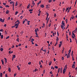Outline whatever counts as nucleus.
<instances>
[{
	"instance_id": "f257e3e1",
	"label": "nucleus",
	"mask_w": 77,
	"mask_h": 77,
	"mask_svg": "<svg viewBox=\"0 0 77 77\" xmlns=\"http://www.w3.org/2000/svg\"><path fill=\"white\" fill-rule=\"evenodd\" d=\"M62 25H61V27L62 28V29H63V28L64 26V27L65 26V23H64L63 21H62Z\"/></svg>"
},
{
	"instance_id": "f03ea898",
	"label": "nucleus",
	"mask_w": 77,
	"mask_h": 77,
	"mask_svg": "<svg viewBox=\"0 0 77 77\" xmlns=\"http://www.w3.org/2000/svg\"><path fill=\"white\" fill-rule=\"evenodd\" d=\"M19 23H16L15 25V26L16 29H17L18 27V25H19Z\"/></svg>"
},
{
	"instance_id": "7ed1b4c3",
	"label": "nucleus",
	"mask_w": 77,
	"mask_h": 77,
	"mask_svg": "<svg viewBox=\"0 0 77 77\" xmlns=\"http://www.w3.org/2000/svg\"><path fill=\"white\" fill-rule=\"evenodd\" d=\"M66 72V69H65V66L64 68V69H63V74H65V73Z\"/></svg>"
},
{
	"instance_id": "20e7f679",
	"label": "nucleus",
	"mask_w": 77,
	"mask_h": 77,
	"mask_svg": "<svg viewBox=\"0 0 77 77\" xmlns=\"http://www.w3.org/2000/svg\"><path fill=\"white\" fill-rule=\"evenodd\" d=\"M0 22H2V23H4V20H3V19H2V18H0Z\"/></svg>"
},
{
	"instance_id": "39448f33",
	"label": "nucleus",
	"mask_w": 77,
	"mask_h": 77,
	"mask_svg": "<svg viewBox=\"0 0 77 77\" xmlns=\"http://www.w3.org/2000/svg\"><path fill=\"white\" fill-rule=\"evenodd\" d=\"M75 64H74V63H73V65H72V68H73V69H75Z\"/></svg>"
},
{
	"instance_id": "423d86ee",
	"label": "nucleus",
	"mask_w": 77,
	"mask_h": 77,
	"mask_svg": "<svg viewBox=\"0 0 77 77\" xmlns=\"http://www.w3.org/2000/svg\"><path fill=\"white\" fill-rule=\"evenodd\" d=\"M40 6L41 7H42V8H44V4H41V5H40Z\"/></svg>"
},
{
	"instance_id": "0eeeda50",
	"label": "nucleus",
	"mask_w": 77,
	"mask_h": 77,
	"mask_svg": "<svg viewBox=\"0 0 77 77\" xmlns=\"http://www.w3.org/2000/svg\"><path fill=\"white\" fill-rule=\"evenodd\" d=\"M46 14H47V19H48V17L49 16V13H48L47 12V13H46Z\"/></svg>"
},
{
	"instance_id": "6e6552de",
	"label": "nucleus",
	"mask_w": 77,
	"mask_h": 77,
	"mask_svg": "<svg viewBox=\"0 0 77 77\" xmlns=\"http://www.w3.org/2000/svg\"><path fill=\"white\" fill-rule=\"evenodd\" d=\"M32 5L35 6V3H34V1H32Z\"/></svg>"
},
{
	"instance_id": "1a4fd4ad",
	"label": "nucleus",
	"mask_w": 77,
	"mask_h": 77,
	"mask_svg": "<svg viewBox=\"0 0 77 77\" xmlns=\"http://www.w3.org/2000/svg\"><path fill=\"white\" fill-rule=\"evenodd\" d=\"M8 71L11 72V69L10 68V67H8Z\"/></svg>"
},
{
	"instance_id": "9d476101",
	"label": "nucleus",
	"mask_w": 77,
	"mask_h": 77,
	"mask_svg": "<svg viewBox=\"0 0 77 77\" xmlns=\"http://www.w3.org/2000/svg\"><path fill=\"white\" fill-rule=\"evenodd\" d=\"M3 74L2 72H0V77H2Z\"/></svg>"
},
{
	"instance_id": "9b49d317",
	"label": "nucleus",
	"mask_w": 77,
	"mask_h": 77,
	"mask_svg": "<svg viewBox=\"0 0 77 77\" xmlns=\"http://www.w3.org/2000/svg\"><path fill=\"white\" fill-rule=\"evenodd\" d=\"M9 10H7V11H6V14H7L9 13Z\"/></svg>"
},
{
	"instance_id": "f8f14e48",
	"label": "nucleus",
	"mask_w": 77,
	"mask_h": 77,
	"mask_svg": "<svg viewBox=\"0 0 77 77\" xmlns=\"http://www.w3.org/2000/svg\"><path fill=\"white\" fill-rule=\"evenodd\" d=\"M34 41V40L33 38H32L31 40V42H32V44L33 43V41Z\"/></svg>"
},
{
	"instance_id": "ddd939ff",
	"label": "nucleus",
	"mask_w": 77,
	"mask_h": 77,
	"mask_svg": "<svg viewBox=\"0 0 77 77\" xmlns=\"http://www.w3.org/2000/svg\"><path fill=\"white\" fill-rule=\"evenodd\" d=\"M71 49H70V50H69V57H70V53H71Z\"/></svg>"
},
{
	"instance_id": "4468645a",
	"label": "nucleus",
	"mask_w": 77,
	"mask_h": 77,
	"mask_svg": "<svg viewBox=\"0 0 77 77\" xmlns=\"http://www.w3.org/2000/svg\"><path fill=\"white\" fill-rule=\"evenodd\" d=\"M1 61L2 62V64H3V65H4V62L3 60H1Z\"/></svg>"
},
{
	"instance_id": "2eb2a0df",
	"label": "nucleus",
	"mask_w": 77,
	"mask_h": 77,
	"mask_svg": "<svg viewBox=\"0 0 77 77\" xmlns=\"http://www.w3.org/2000/svg\"><path fill=\"white\" fill-rule=\"evenodd\" d=\"M59 38H58V36H57V39H56V41H59Z\"/></svg>"
},
{
	"instance_id": "dca6fc26",
	"label": "nucleus",
	"mask_w": 77,
	"mask_h": 77,
	"mask_svg": "<svg viewBox=\"0 0 77 77\" xmlns=\"http://www.w3.org/2000/svg\"><path fill=\"white\" fill-rule=\"evenodd\" d=\"M19 23V24H20V21L19 20H17V21H16V22H15V23Z\"/></svg>"
},
{
	"instance_id": "f3484780",
	"label": "nucleus",
	"mask_w": 77,
	"mask_h": 77,
	"mask_svg": "<svg viewBox=\"0 0 77 77\" xmlns=\"http://www.w3.org/2000/svg\"><path fill=\"white\" fill-rule=\"evenodd\" d=\"M19 38H18H18H17V39H16V41H18V42H19Z\"/></svg>"
},
{
	"instance_id": "a211bd4d",
	"label": "nucleus",
	"mask_w": 77,
	"mask_h": 77,
	"mask_svg": "<svg viewBox=\"0 0 77 77\" xmlns=\"http://www.w3.org/2000/svg\"><path fill=\"white\" fill-rule=\"evenodd\" d=\"M60 72L61 73L62 72V67H61V68L60 69Z\"/></svg>"
},
{
	"instance_id": "6ab92c4d",
	"label": "nucleus",
	"mask_w": 77,
	"mask_h": 77,
	"mask_svg": "<svg viewBox=\"0 0 77 77\" xmlns=\"http://www.w3.org/2000/svg\"><path fill=\"white\" fill-rule=\"evenodd\" d=\"M17 68L19 70H20V67H19V66H17Z\"/></svg>"
},
{
	"instance_id": "aec40b11",
	"label": "nucleus",
	"mask_w": 77,
	"mask_h": 77,
	"mask_svg": "<svg viewBox=\"0 0 77 77\" xmlns=\"http://www.w3.org/2000/svg\"><path fill=\"white\" fill-rule=\"evenodd\" d=\"M52 63V62L51 61L50 62H49V66H50V65H51V64Z\"/></svg>"
},
{
	"instance_id": "412c9836",
	"label": "nucleus",
	"mask_w": 77,
	"mask_h": 77,
	"mask_svg": "<svg viewBox=\"0 0 77 77\" xmlns=\"http://www.w3.org/2000/svg\"><path fill=\"white\" fill-rule=\"evenodd\" d=\"M60 70V68H58V73H59V72Z\"/></svg>"
},
{
	"instance_id": "4be33fe9",
	"label": "nucleus",
	"mask_w": 77,
	"mask_h": 77,
	"mask_svg": "<svg viewBox=\"0 0 77 77\" xmlns=\"http://www.w3.org/2000/svg\"><path fill=\"white\" fill-rule=\"evenodd\" d=\"M72 35H73V36L74 37H75V34H74V32H72Z\"/></svg>"
},
{
	"instance_id": "5701e85b",
	"label": "nucleus",
	"mask_w": 77,
	"mask_h": 77,
	"mask_svg": "<svg viewBox=\"0 0 77 77\" xmlns=\"http://www.w3.org/2000/svg\"><path fill=\"white\" fill-rule=\"evenodd\" d=\"M67 65L65 66V69L66 70H66L67 69Z\"/></svg>"
},
{
	"instance_id": "b1692460",
	"label": "nucleus",
	"mask_w": 77,
	"mask_h": 77,
	"mask_svg": "<svg viewBox=\"0 0 77 77\" xmlns=\"http://www.w3.org/2000/svg\"><path fill=\"white\" fill-rule=\"evenodd\" d=\"M68 57L69 58L70 57V54L69 53H69H68Z\"/></svg>"
},
{
	"instance_id": "393cba45",
	"label": "nucleus",
	"mask_w": 77,
	"mask_h": 77,
	"mask_svg": "<svg viewBox=\"0 0 77 77\" xmlns=\"http://www.w3.org/2000/svg\"><path fill=\"white\" fill-rule=\"evenodd\" d=\"M54 67L56 69H58V66H55Z\"/></svg>"
},
{
	"instance_id": "a878e982",
	"label": "nucleus",
	"mask_w": 77,
	"mask_h": 77,
	"mask_svg": "<svg viewBox=\"0 0 77 77\" xmlns=\"http://www.w3.org/2000/svg\"><path fill=\"white\" fill-rule=\"evenodd\" d=\"M18 5V2L17 1H16V4H15V6H17Z\"/></svg>"
},
{
	"instance_id": "bb28decb",
	"label": "nucleus",
	"mask_w": 77,
	"mask_h": 77,
	"mask_svg": "<svg viewBox=\"0 0 77 77\" xmlns=\"http://www.w3.org/2000/svg\"><path fill=\"white\" fill-rule=\"evenodd\" d=\"M3 49L2 48H1L0 49L1 51H3Z\"/></svg>"
},
{
	"instance_id": "cd10ccee",
	"label": "nucleus",
	"mask_w": 77,
	"mask_h": 77,
	"mask_svg": "<svg viewBox=\"0 0 77 77\" xmlns=\"http://www.w3.org/2000/svg\"><path fill=\"white\" fill-rule=\"evenodd\" d=\"M30 6V4H28V5L27 6V8H29Z\"/></svg>"
},
{
	"instance_id": "c85d7f7f",
	"label": "nucleus",
	"mask_w": 77,
	"mask_h": 77,
	"mask_svg": "<svg viewBox=\"0 0 77 77\" xmlns=\"http://www.w3.org/2000/svg\"><path fill=\"white\" fill-rule=\"evenodd\" d=\"M18 13V11H16V12H15V15H17V14Z\"/></svg>"
},
{
	"instance_id": "c756f323",
	"label": "nucleus",
	"mask_w": 77,
	"mask_h": 77,
	"mask_svg": "<svg viewBox=\"0 0 77 77\" xmlns=\"http://www.w3.org/2000/svg\"><path fill=\"white\" fill-rule=\"evenodd\" d=\"M13 6H14V1H13V4H12Z\"/></svg>"
},
{
	"instance_id": "7c9ffc66",
	"label": "nucleus",
	"mask_w": 77,
	"mask_h": 77,
	"mask_svg": "<svg viewBox=\"0 0 77 77\" xmlns=\"http://www.w3.org/2000/svg\"><path fill=\"white\" fill-rule=\"evenodd\" d=\"M9 54H12V53H13V51H11H11H9Z\"/></svg>"
},
{
	"instance_id": "2f4dec72",
	"label": "nucleus",
	"mask_w": 77,
	"mask_h": 77,
	"mask_svg": "<svg viewBox=\"0 0 77 77\" xmlns=\"http://www.w3.org/2000/svg\"><path fill=\"white\" fill-rule=\"evenodd\" d=\"M1 38H3V35H1Z\"/></svg>"
},
{
	"instance_id": "473e14b6",
	"label": "nucleus",
	"mask_w": 77,
	"mask_h": 77,
	"mask_svg": "<svg viewBox=\"0 0 77 77\" xmlns=\"http://www.w3.org/2000/svg\"><path fill=\"white\" fill-rule=\"evenodd\" d=\"M0 32H3V29H0Z\"/></svg>"
},
{
	"instance_id": "72a5a7b5",
	"label": "nucleus",
	"mask_w": 77,
	"mask_h": 77,
	"mask_svg": "<svg viewBox=\"0 0 77 77\" xmlns=\"http://www.w3.org/2000/svg\"><path fill=\"white\" fill-rule=\"evenodd\" d=\"M66 56H67V58H68V54H65V57H66Z\"/></svg>"
},
{
	"instance_id": "f704fd0d",
	"label": "nucleus",
	"mask_w": 77,
	"mask_h": 77,
	"mask_svg": "<svg viewBox=\"0 0 77 77\" xmlns=\"http://www.w3.org/2000/svg\"><path fill=\"white\" fill-rule=\"evenodd\" d=\"M33 11V9H31V10L30 9L29 10V11L30 12H31V11Z\"/></svg>"
},
{
	"instance_id": "c9c22d12",
	"label": "nucleus",
	"mask_w": 77,
	"mask_h": 77,
	"mask_svg": "<svg viewBox=\"0 0 77 77\" xmlns=\"http://www.w3.org/2000/svg\"><path fill=\"white\" fill-rule=\"evenodd\" d=\"M65 21H66V23H68V20H67V19H66V20Z\"/></svg>"
},
{
	"instance_id": "e433bc0d",
	"label": "nucleus",
	"mask_w": 77,
	"mask_h": 77,
	"mask_svg": "<svg viewBox=\"0 0 77 77\" xmlns=\"http://www.w3.org/2000/svg\"><path fill=\"white\" fill-rule=\"evenodd\" d=\"M64 48H63V49L62 51V53H63L64 52Z\"/></svg>"
},
{
	"instance_id": "4c0bfd02",
	"label": "nucleus",
	"mask_w": 77,
	"mask_h": 77,
	"mask_svg": "<svg viewBox=\"0 0 77 77\" xmlns=\"http://www.w3.org/2000/svg\"><path fill=\"white\" fill-rule=\"evenodd\" d=\"M15 57H16V55H13V59H14V58H15Z\"/></svg>"
},
{
	"instance_id": "58836bf2",
	"label": "nucleus",
	"mask_w": 77,
	"mask_h": 77,
	"mask_svg": "<svg viewBox=\"0 0 77 77\" xmlns=\"http://www.w3.org/2000/svg\"><path fill=\"white\" fill-rule=\"evenodd\" d=\"M38 70V69H35L34 72H36V71H37Z\"/></svg>"
},
{
	"instance_id": "ea45409f",
	"label": "nucleus",
	"mask_w": 77,
	"mask_h": 77,
	"mask_svg": "<svg viewBox=\"0 0 77 77\" xmlns=\"http://www.w3.org/2000/svg\"><path fill=\"white\" fill-rule=\"evenodd\" d=\"M3 5H5V6H6V3H3Z\"/></svg>"
},
{
	"instance_id": "a19ab883",
	"label": "nucleus",
	"mask_w": 77,
	"mask_h": 77,
	"mask_svg": "<svg viewBox=\"0 0 77 77\" xmlns=\"http://www.w3.org/2000/svg\"><path fill=\"white\" fill-rule=\"evenodd\" d=\"M57 35H58V36H59V33L58 32H57Z\"/></svg>"
},
{
	"instance_id": "79ce46f5",
	"label": "nucleus",
	"mask_w": 77,
	"mask_h": 77,
	"mask_svg": "<svg viewBox=\"0 0 77 77\" xmlns=\"http://www.w3.org/2000/svg\"><path fill=\"white\" fill-rule=\"evenodd\" d=\"M68 38V35H66V38L67 39Z\"/></svg>"
},
{
	"instance_id": "37998d69",
	"label": "nucleus",
	"mask_w": 77,
	"mask_h": 77,
	"mask_svg": "<svg viewBox=\"0 0 77 77\" xmlns=\"http://www.w3.org/2000/svg\"><path fill=\"white\" fill-rule=\"evenodd\" d=\"M61 47V44L60 43V45H59V48H60V47Z\"/></svg>"
},
{
	"instance_id": "c03bdc74",
	"label": "nucleus",
	"mask_w": 77,
	"mask_h": 77,
	"mask_svg": "<svg viewBox=\"0 0 77 77\" xmlns=\"http://www.w3.org/2000/svg\"><path fill=\"white\" fill-rule=\"evenodd\" d=\"M9 38V36H7V37L6 38V39H8V38Z\"/></svg>"
},
{
	"instance_id": "a18cd8bd",
	"label": "nucleus",
	"mask_w": 77,
	"mask_h": 77,
	"mask_svg": "<svg viewBox=\"0 0 77 77\" xmlns=\"http://www.w3.org/2000/svg\"><path fill=\"white\" fill-rule=\"evenodd\" d=\"M60 43L61 44V45H62V42H60Z\"/></svg>"
},
{
	"instance_id": "49530a36",
	"label": "nucleus",
	"mask_w": 77,
	"mask_h": 77,
	"mask_svg": "<svg viewBox=\"0 0 77 77\" xmlns=\"http://www.w3.org/2000/svg\"><path fill=\"white\" fill-rule=\"evenodd\" d=\"M17 75V73H14V77H15V76H16Z\"/></svg>"
},
{
	"instance_id": "de8ad7c7",
	"label": "nucleus",
	"mask_w": 77,
	"mask_h": 77,
	"mask_svg": "<svg viewBox=\"0 0 77 77\" xmlns=\"http://www.w3.org/2000/svg\"><path fill=\"white\" fill-rule=\"evenodd\" d=\"M35 33H36L37 32V29H35Z\"/></svg>"
},
{
	"instance_id": "09e8293b",
	"label": "nucleus",
	"mask_w": 77,
	"mask_h": 77,
	"mask_svg": "<svg viewBox=\"0 0 77 77\" xmlns=\"http://www.w3.org/2000/svg\"><path fill=\"white\" fill-rule=\"evenodd\" d=\"M71 18L72 19H74V18H75V17H72Z\"/></svg>"
},
{
	"instance_id": "8fccbe9b",
	"label": "nucleus",
	"mask_w": 77,
	"mask_h": 77,
	"mask_svg": "<svg viewBox=\"0 0 77 77\" xmlns=\"http://www.w3.org/2000/svg\"><path fill=\"white\" fill-rule=\"evenodd\" d=\"M51 26V23H50L49 25H48V26L49 27H50V26Z\"/></svg>"
},
{
	"instance_id": "3c124183",
	"label": "nucleus",
	"mask_w": 77,
	"mask_h": 77,
	"mask_svg": "<svg viewBox=\"0 0 77 77\" xmlns=\"http://www.w3.org/2000/svg\"><path fill=\"white\" fill-rule=\"evenodd\" d=\"M72 60L73 61L74 60V58L73 57H72Z\"/></svg>"
},
{
	"instance_id": "603ef678",
	"label": "nucleus",
	"mask_w": 77,
	"mask_h": 77,
	"mask_svg": "<svg viewBox=\"0 0 77 77\" xmlns=\"http://www.w3.org/2000/svg\"><path fill=\"white\" fill-rule=\"evenodd\" d=\"M6 6V7H9V6H8V5H6V6Z\"/></svg>"
},
{
	"instance_id": "864d4df0",
	"label": "nucleus",
	"mask_w": 77,
	"mask_h": 77,
	"mask_svg": "<svg viewBox=\"0 0 77 77\" xmlns=\"http://www.w3.org/2000/svg\"><path fill=\"white\" fill-rule=\"evenodd\" d=\"M21 44L20 43V44H19L18 46H21Z\"/></svg>"
},
{
	"instance_id": "5fc2aeb1",
	"label": "nucleus",
	"mask_w": 77,
	"mask_h": 77,
	"mask_svg": "<svg viewBox=\"0 0 77 77\" xmlns=\"http://www.w3.org/2000/svg\"><path fill=\"white\" fill-rule=\"evenodd\" d=\"M48 7V5H46V8H47Z\"/></svg>"
},
{
	"instance_id": "6e6d98bb",
	"label": "nucleus",
	"mask_w": 77,
	"mask_h": 77,
	"mask_svg": "<svg viewBox=\"0 0 77 77\" xmlns=\"http://www.w3.org/2000/svg\"><path fill=\"white\" fill-rule=\"evenodd\" d=\"M64 59V57H62V60H63Z\"/></svg>"
},
{
	"instance_id": "4d7b16f0",
	"label": "nucleus",
	"mask_w": 77,
	"mask_h": 77,
	"mask_svg": "<svg viewBox=\"0 0 77 77\" xmlns=\"http://www.w3.org/2000/svg\"><path fill=\"white\" fill-rule=\"evenodd\" d=\"M43 28H44V26H45V23H43Z\"/></svg>"
},
{
	"instance_id": "13d9d810",
	"label": "nucleus",
	"mask_w": 77,
	"mask_h": 77,
	"mask_svg": "<svg viewBox=\"0 0 77 77\" xmlns=\"http://www.w3.org/2000/svg\"><path fill=\"white\" fill-rule=\"evenodd\" d=\"M69 35H71V32H69Z\"/></svg>"
},
{
	"instance_id": "bf43d9fd",
	"label": "nucleus",
	"mask_w": 77,
	"mask_h": 77,
	"mask_svg": "<svg viewBox=\"0 0 77 77\" xmlns=\"http://www.w3.org/2000/svg\"><path fill=\"white\" fill-rule=\"evenodd\" d=\"M52 0H49V3H50L51 2Z\"/></svg>"
},
{
	"instance_id": "052dcab7",
	"label": "nucleus",
	"mask_w": 77,
	"mask_h": 77,
	"mask_svg": "<svg viewBox=\"0 0 77 77\" xmlns=\"http://www.w3.org/2000/svg\"><path fill=\"white\" fill-rule=\"evenodd\" d=\"M23 16H21L20 17V19H23Z\"/></svg>"
},
{
	"instance_id": "680f3d73",
	"label": "nucleus",
	"mask_w": 77,
	"mask_h": 77,
	"mask_svg": "<svg viewBox=\"0 0 77 77\" xmlns=\"http://www.w3.org/2000/svg\"><path fill=\"white\" fill-rule=\"evenodd\" d=\"M25 20H24L23 21V24H24V23H25Z\"/></svg>"
},
{
	"instance_id": "e2e57ef3",
	"label": "nucleus",
	"mask_w": 77,
	"mask_h": 77,
	"mask_svg": "<svg viewBox=\"0 0 77 77\" xmlns=\"http://www.w3.org/2000/svg\"><path fill=\"white\" fill-rule=\"evenodd\" d=\"M5 77H8L7 74H5Z\"/></svg>"
},
{
	"instance_id": "0e129e2a",
	"label": "nucleus",
	"mask_w": 77,
	"mask_h": 77,
	"mask_svg": "<svg viewBox=\"0 0 77 77\" xmlns=\"http://www.w3.org/2000/svg\"><path fill=\"white\" fill-rule=\"evenodd\" d=\"M10 3L11 4V3H13V1H11V2H10Z\"/></svg>"
},
{
	"instance_id": "69168bd1",
	"label": "nucleus",
	"mask_w": 77,
	"mask_h": 77,
	"mask_svg": "<svg viewBox=\"0 0 77 77\" xmlns=\"http://www.w3.org/2000/svg\"><path fill=\"white\" fill-rule=\"evenodd\" d=\"M43 51H44L45 52H46V49H45V50H43Z\"/></svg>"
},
{
	"instance_id": "338daca9",
	"label": "nucleus",
	"mask_w": 77,
	"mask_h": 77,
	"mask_svg": "<svg viewBox=\"0 0 77 77\" xmlns=\"http://www.w3.org/2000/svg\"><path fill=\"white\" fill-rule=\"evenodd\" d=\"M31 62H29L28 63V64H31Z\"/></svg>"
},
{
	"instance_id": "774afa93",
	"label": "nucleus",
	"mask_w": 77,
	"mask_h": 77,
	"mask_svg": "<svg viewBox=\"0 0 77 77\" xmlns=\"http://www.w3.org/2000/svg\"><path fill=\"white\" fill-rule=\"evenodd\" d=\"M6 26H7L6 24H5L4 25V27H6Z\"/></svg>"
}]
</instances>
